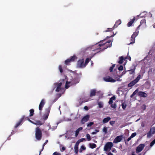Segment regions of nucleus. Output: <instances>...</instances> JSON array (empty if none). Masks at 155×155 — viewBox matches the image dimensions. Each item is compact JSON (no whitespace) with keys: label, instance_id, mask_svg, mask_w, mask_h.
Masks as SVG:
<instances>
[{"label":"nucleus","instance_id":"1","mask_svg":"<svg viewBox=\"0 0 155 155\" xmlns=\"http://www.w3.org/2000/svg\"><path fill=\"white\" fill-rule=\"evenodd\" d=\"M114 74H112L110 76H106L103 78L104 80L106 82H110L114 83L116 81V80L113 79L114 78L117 79V81L119 80V78L121 77V76H119L117 74V71L115 69L114 70Z\"/></svg>","mask_w":155,"mask_h":155},{"label":"nucleus","instance_id":"2","mask_svg":"<svg viewBox=\"0 0 155 155\" xmlns=\"http://www.w3.org/2000/svg\"><path fill=\"white\" fill-rule=\"evenodd\" d=\"M105 40H104L101 41L100 43L98 45V48L96 50L101 49L103 51L108 47H110L112 46V41L108 40V41L105 42Z\"/></svg>","mask_w":155,"mask_h":155},{"label":"nucleus","instance_id":"3","mask_svg":"<svg viewBox=\"0 0 155 155\" xmlns=\"http://www.w3.org/2000/svg\"><path fill=\"white\" fill-rule=\"evenodd\" d=\"M79 79L78 77H76L71 80V81H66L65 88L68 89L70 86L79 83Z\"/></svg>","mask_w":155,"mask_h":155},{"label":"nucleus","instance_id":"4","mask_svg":"<svg viewBox=\"0 0 155 155\" xmlns=\"http://www.w3.org/2000/svg\"><path fill=\"white\" fill-rule=\"evenodd\" d=\"M65 82V79H63L60 80L59 82L55 83L54 84L55 87H57L55 90L56 92H58L61 89V86L62 84H64Z\"/></svg>","mask_w":155,"mask_h":155},{"label":"nucleus","instance_id":"5","mask_svg":"<svg viewBox=\"0 0 155 155\" xmlns=\"http://www.w3.org/2000/svg\"><path fill=\"white\" fill-rule=\"evenodd\" d=\"M35 137L38 140H40L42 137V133L41 130L38 127H37L35 130Z\"/></svg>","mask_w":155,"mask_h":155},{"label":"nucleus","instance_id":"6","mask_svg":"<svg viewBox=\"0 0 155 155\" xmlns=\"http://www.w3.org/2000/svg\"><path fill=\"white\" fill-rule=\"evenodd\" d=\"M140 78L141 75L140 74L138 75L135 79L131 81L128 84V87H132L138 82Z\"/></svg>","mask_w":155,"mask_h":155},{"label":"nucleus","instance_id":"7","mask_svg":"<svg viewBox=\"0 0 155 155\" xmlns=\"http://www.w3.org/2000/svg\"><path fill=\"white\" fill-rule=\"evenodd\" d=\"M100 94V95H102L103 94L101 93L100 91L96 92V90L95 89H92L90 91V97H92L95 96L96 94L97 95H98Z\"/></svg>","mask_w":155,"mask_h":155},{"label":"nucleus","instance_id":"8","mask_svg":"<svg viewBox=\"0 0 155 155\" xmlns=\"http://www.w3.org/2000/svg\"><path fill=\"white\" fill-rule=\"evenodd\" d=\"M50 110V108H48L45 109V113L43 115L42 117L43 119L45 121L48 119L49 114Z\"/></svg>","mask_w":155,"mask_h":155},{"label":"nucleus","instance_id":"9","mask_svg":"<svg viewBox=\"0 0 155 155\" xmlns=\"http://www.w3.org/2000/svg\"><path fill=\"white\" fill-rule=\"evenodd\" d=\"M77 66L79 68H83L85 67L84 63V60L83 58L79 60L77 62Z\"/></svg>","mask_w":155,"mask_h":155},{"label":"nucleus","instance_id":"10","mask_svg":"<svg viewBox=\"0 0 155 155\" xmlns=\"http://www.w3.org/2000/svg\"><path fill=\"white\" fill-rule=\"evenodd\" d=\"M77 58L75 55H73L70 58L67 59L65 61V64L66 65H68L69 63L71 62L74 61Z\"/></svg>","mask_w":155,"mask_h":155},{"label":"nucleus","instance_id":"11","mask_svg":"<svg viewBox=\"0 0 155 155\" xmlns=\"http://www.w3.org/2000/svg\"><path fill=\"white\" fill-rule=\"evenodd\" d=\"M155 133V127H153L150 129L149 131L147 133V137L148 138H150L152 135Z\"/></svg>","mask_w":155,"mask_h":155},{"label":"nucleus","instance_id":"12","mask_svg":"<svg viewBox=\"0 0 155 155\" xmlns=\"http://www.w3.org/2000/svg\"><path fill=\"white\" fill-rule=\"evenodd\" d=\"M146 26V20L145 19H143L140 21V25L137 27V29H139V28L140 27L142 28H144Z\"/></svg>","mask_w":155,"mask_h":155},{"label":"nucleus","instance_id":"13","mask_svg":"<svg viewBox=\"0 0 155 155\" xmlns=\"http://www.w3.org/2000/svg\"><path fill=\"white\" fill-rule=\"evenodd\" d=\"M123 136L122 135L118 136L116 137L113 141L114 143H117L120 142L122 140Z\"/></svg>","mask_w":155,"mask_h":155},{"label":"nucleus","instance_id":"14","mask_svg":"<svg viewBox=\"0 0 155 155\" xmlns=\"http://www.w3.org/2000/svg\"><path fill=\"white\" fill-rule=\"evenodd\" d=\"M145 147V144L143 143L140 144L136 148V152L138 153L141 152Z\"/></svg>","mask_w":155,"mask_h":155},{"label":"nucleus","instance_id":"15","mask_svg":"<svg viewBox=\"0 0 155 155\" xmlns=\"http://www.w3.org/2000/svg\"><path fill=\"white\" fill-rule=\"evenodd\" d=\"M25 118V116L23 115L22 117L19 120L15 126V128H17L20 125H21L22 122L23 121L24 119Z\"/></svg>","mask_w":155,"mask_h":155},{"label":"nucleus","instance_id":"16","mask_svg":"<svg viewBox=\"0 0 155 155\" xmlns=\"http://www.w3.org/2000/svg\"><path fill=\"white\" fill-rule=\"evenodd\" d=\"M89 118V116L88 115L85 116L81 120V123L82 124H84L85 122L88 121Z\"/></svg>","mask_w":155,"mask_h":155},{"label":"nucleus","instance_id":"17","mask_svg":"<svg viewBox=\"0 0 155 155\" xmlns=\"http://www.w3.org/2000/svg\"><path fill=\"white\" fill-rule=\"evenodd\" d=\"M137 95L140 97H146L147 96V94L146 93L142 91H139Z\"/></svg>","mask_w":155,"mask_h":155},{"label":"nucleus","instance_id":"18","mask_svg":"<svg viewBox=\"0 0 155 155\" xmlns=\"http://www.w3.org/2000/svg\"><path fill=\"white\" fill-rule=\"evenodd\" d=\"M45 104V100L43 99H42L39 106V109L41 111L42 110L43 107Z\"/></svg>","mask_w":155,"mask_h":155},{"label":"nucleus","instance_id":"19","mask_svg":"<svg viewBox=\"0 0 155 155\" xmlns=\"http://www.w3.org/2000/svg\"><path fill=\"white\" fill-rule=\"evenodd\" d=\"M135 20V17H134V18L132 19L130 21H129L127 24V26L128 27H130L132 26L133 24L134 23Z\"/></svg>","mask_w":155,"mask_h":155},{"label":"nucleus","instance_id":"20","mask_svg":"<svg viewBox=\"0 0 155 155\" xmlns=\"http://www.w3.org/2000/svg\"><path fill=\"white\" fill-rule=\"evenodd\" d=\"M121 23V21L120 19L116 21L115 24L114 25V28H116L118 26L120 25Z\"/></svg>","mask_w":155,"mask_h":155},{"label":"nucleus","instance_id":"21","mask_svg":"<svg viewBox=\"0 0 155 155\" xmlns=\"http://www.w3.org/2000/svg\"><path fill=\"white\" fill-rule=\"evenodd\" d=\"M111 119V118L110 117H107L103 119V123L105 124L107 123Z\"/></svg>","mask_w":155,"mask_h":155},{"label":"nucleus","instance_id":"22","mask_svg":"<svg viewBox=\"0 0 155 155\" xmlns=\"http://www.w3.org/2000/svg\"><path fill=\"white\" fill-rule=\"evenodd\" d=\"M116 97L115 96H113L112 97H111L110 99V100L108 102V103L110 104H111L113 103V101H114L115 100Z\"/></svg>","mask_w":155,"mask_h":155},{"label":"nucleus","instance_id":"23","mask_svg":"<svg viewBox=\"0 0 155 155\" xmlns=\"http://www.w3.org/2000/svg\"><path fill=\"white\" fill-rule=\"evenodd\" d=\"M119 61L118 63L120 64H122L123 63L124 60V58L123 56L120 57L119 58Z\"/></svg>","mask_w":155,"mask_h":155},{"label":"nucleus","instance_id":"24","mask_svg":"<svg viewBox=\"0 0 155 155\" xmlns=\"http://www.w3.org/2000/svg\"><path fill=\"white\" fill-rule=\"evenodd\" d=\"M44 124V123H42L41 122L40 120H37L35 121V123H34V124L36 125H41Z\"/></svg>","mask_w":155,"mask_h":155},{"label":"nucleus","instance_id":"25","mask_svg":"<svg viewBox=\"0 0 155 155\" xmlns=\"http://www.w3.org/2000/svg\"><path fill=\"white\" fill-rule=\"evenodd\" d=\"M139 29H137H137L136 31L134 32L132 35V37H134L135 38V37L137 36L138 35V34L139 33V31L138 30Z\"/></svg>","mask_w":155,"mask_h":155},{"label":"nucleus","instance_id":"26","mask_svg":"<svg viewBox=\"0 0 155 155\" xmlns=\"http://www.w3.org/2000/svg\"><path fill=\"white\" fill-rule=\"evenodd\" d=\"M135 38L132 37V36H131L130 39V41H131L130 43L128 44L130 45V44H132L134 43L135 40Z\"/></svg>","mask_w":155,"mask_h":155},{"label":"nucleus","instance_id":"27","mask_svg":"<svg viewBox=\"0 0 155 155\" xmlns=\"http://www.w3.org/2000/svg\"><path fill=\"white\" fill-rule=\"evenodd\" d=\"M106 145L109 147V149L113 147V144L111 142H109L107 143L106 144Z\"/></svg>","mask_w":155,"mask_h":155},{"label":"nucleus","instance_id":"28","mask_svg":"<svg viewBox=\"0 0 155 155\" xmlns=\"http://www.w3.org/2000/svg\"><path fill=\"white\" fill-rule=\"evenodd\" d=\"M135 70V68H134L133 69H132L130 70H128L127 71H128L129 72V73L130 74H131L134 73Z\"/></svg>","mask_w":155,"mask_h":155},{"label":"nucleus","instance_id":"29","mask_svg":"<svg viewBox=\"0 0 155 155\" xmlns=\"http://www.w3.org/2000/svg\"><path fill=\"white\" fill-rule=\"evenodd\" d=\"M138 90L137 89L135 91H134L132 94L130 96V97L132 98L138 92Z\"/></svg>","mask_w":155,"mask_h":155},{"label":"nucleus","instance_id":"30","mask_svg":"<svg viewBox=\"0 0 155 155\" xmlns=\"http://www.w3.org/2000/svg\"><path fill=\"white\" fill-rule=\"evenodd\" d=\"M30 114L29 116L31 117L33 116L34 114V110L33 109H30L29 110Z\"/></svg>","mask_w":155,"mask_h":155},{"label":"nucleus","instance_id":"31","mask_svg":"<svg viewBox=\"0 0 155 155\" xmlns=\"http://www.w3.org/2000/svg\"><path fill=\"white\" fill-rule=\"evenodd\" d=\"M121 106L122 108L124 110H125L127 105L126 103L125 102H124L122 103Z\"/></svg>","mask_w":155,"mask_h":155},{"label":"nucleus","instance_id":"32","mask_svg":"<svg viewBox=\"0 0 155 155\" xmlns=\"http://www.w3.org/2000/svg\"><path fill=\"white\" fill-rule=\"evenodd\" d=\"M90 147L92 149L95 148L96 147V145L95 143H90Z\"/></svg>","mask_w":155,"mask_h":155},{"label":"nucleus","instance_id":"33","mask_svg":"<svg viewBox=\"0 0 155 155\" xmlns=\"http://www.w3.org/2000/svg\"><path fill=\"white\" fill-rule=\"evenodd\" d=\"M98 105L100 108H102L103 107V104L102 102H99L98 103Z\"/></svg>","mask_w":155,"mask_h":155},{"label":"nucleus","instance_id":"34","mask_svg":"<svg viewBox=\"0 0 155 155\" xmlns=\"http://www.w3.org/2000/svg\"><path fill=\"white\" fill-rule=\"evenodd\" d=\"M115 28L114 27L113 28H108L105 31V32L112 31Z\"/></svg>","mask_w":155,"mask_h":155},{"label":"nucleus","instance_id":"35","mask_svg":"<svg viewBox=\"0 0 155 155\" xmlns=\"http://www.w3.org/2000/svg\"><path fill=\"white\" fill-rule=\"evenodd\" d=\"M115 64H114L111 67H110V68L109 69V70H110V72H111L113 71V69L114 67H115Z\"/></svg>","mask_w":155,"mask_h":155},{"label":"nucleus","instance_id":"36","mask_svg":"<svg viewBox=\"0 0 155 155\" xmlns=\"http://www.w3.org/2000/svg\"><path fill=\"white\" fill-rule=\"evenodd\" d=\"M90 61V59L89 58H86L85 63H84V65H85V67L87 65V64L89 63Z\"/></svg>","mask_w":155,"mask_h":155},{"label":"nucleus","instance_id":"37","mask_svg":"<svg viewBox=\"0 0 155 155\" xmlns=\"http://www.w3.org/2000/svg\"><path fill=\"white\" fill-rule=\"evenodd\" d=\"M74 149L75 152L76 153H77L78 151V147L74 146Z\"/></svg>","mask_w":155,"mask_h":155},{"label":"nucleus","instance_id":"38","mask_svg":"<svg viewBox=\"0 0 155 155\" xmlns=\"http://www.w3.org/2000/svg\"><path fill=\"white\" fill-rule=\"evenodd\" d=\"M86 137L87 139V140L88 141H90L91 140V138L90 135L89 134H87L86 135Z\"/></svg>","mask_w":155,"mask_h":155},{"label":"nucleus","instance_id":"39","mask_svg":"<svg viewBox=\"0 0 155 155\" xmlns=\"http://www.w3.org/2000/svg\"><path fill=\"white\" fill-rule=\"evenodd\" d=\"M58 68L60 73H62L63 72V69L62 66L61 65H59Z\"/></svg>","mask_w":155,"mask_h":155},{"label":"nucleus","instance_id":"40","mask_svg":"<svg viewBox=\"0 0 155 155\" xmlns=\"http://www.w3.org/2000/svg\"><path fill=\"white\" fill-rule=\"evenodd\" d=\"M94 124V123L93 122H90L87 124V126L88 127H91Z\"/></svg>","mask_w":155,"mask_h":155},{"label":"nucleus","instance_id":"41","mask_svg":"<svg viewBox=\"0 0 155 155\" xmlns=\"http://www.w3.org/2000/svg\"><path fill=\"white\" fill-rule=\"evenodd\" d=\"M85 149H86L85 147L84 146H81V148L79 150V151L80 152H82V150H84Z\"/></svg>","mask_w":155,"mask_h":155},{"label":"nucleus","instance_id":"42","mask_svg":"<svg viewBox=\"0 0 155 155\" xmlns=\"http://www.w3.org/2000/svg\"><path fill=\"white\" fill-rule=\"evenodd\" d=\"M111 105H110V106L112 108H113L114 109L116 108V107H117V105H116V104L114 103V104H110Z\"/></svg>","mask_w":155,"mask_h":155},{"label":"nucleus","instance_id":"43","mask_svg":"<svg viewBox=\"0 0 155 155\" xmlns=\"http://www.w3.org/2000/svg\"><path fill=\"white\" fill-rule=\"evenodd\" d=\"M119 71H122L123 70V67L122 65H120L118 68Z\"/></svg>","mask_w":155,"mask_h":155},{"label":"nucleus","instance_id":"44","mask_svg":"<svg viewBox=\"0 0 155 155\" xmlns=\"http://www.w3.org/2000/svg\"><path fill=\"white\" fill-rule=\"evenodd\" d=\"M109 149V147L107 146V145H106V144L105 145V146H104V150H105V151H107V150H108Z\"/></svg>","mask_w":155,"mask_h":155},{"label":"nucleus","instance_id":"45","mask_svg":"<svg viewBox=\"0 0 155 155\" xmlns=\"http://www.w3.org/2000/svg\"><path fill=\"white\" fill-rule=\"evenodd\" d=\"M25 118H26V120H28L31 123L33 124H34V123H35V122H34L32 121L31 120H30L28 117H25Z\"/></svg>","mask_w":155,"mask_h":155},{"label":"nucleus","instance_id":"46","mask_svg":"<svg viewBox=\"0 0 155 155\" xmlns=\"http://www.w3.org/2000/svg\"><path fill=\"white\" fill-rule=\"evenodd\" d=\"M79 132V131L77 130H76L75 131V136L76 137H77L78 135Z\"/></svg>","mask_w":155,"mask_h":155},{"label":"nucleus","instance_id":"47","mask_svg":"<svg viewBox=\"0 0 155 155\" xmlns=\"http://www.w3.org/2000/svg\"><path fill=\"white\" fill-rule=\"evenodd\" d=\"M103 131L105 133V134L107 133V129L106 127H104L103 129Z\"/></svg>","mask_w":155,"mask_h":155},{"label":"nucleus","instance_id":"48","mask_svg":"<svg viewBox=\"0 0 155 155\" xmlns=\"http://www.w3.org/2000/svg\"><path fill=\"white\" fill-rule=\"evenodd\" d=\"M136 135V133H134L131 134V135L130 136V137L132 138H133V137H134Z\"/></svg>","mask_w":155,"mask_h":155},{"label":"nucleus","instance_id":"49","mask_svg":"<svg viewBox=\"0 0 155 155\" xmlns=\"http://www.w3.org/2000/svg\"><path fill=\"white\" fill-rule=\"evenodd\" d=\"M79 142L80 143L83 142L85 140V139L84 138H82L78 140Z\"/></svg>","mask_w":155,"mask_h":155},{"label":"nucleus","instance_id":"50","mask_svg":"<svg viewBox=\"0 0 155 155\" xmlns=\"http://www.w3.org/2000/svg\"><path fill=\"white\" fill-rule=\"evenodd\" d=\"M115 123V121H110V125H111L112 126H113L114 125V124Z\"/></svg>","mask_w":155,"mask_h":155},{"label":"nucleus","instance_id":"51","mask_svg":"<svg viewBox=\"0 0 155 155\" xmlns=\"http://www.w3.org/2000/svg\"><path fill=\"white\" fill-rule=\"evenodd\" d=\"M80 143V142H79V140H78L76 143L75 145V147H78V145L79 144V143Z\"/></svg>","mask_w":155,"mask_h":155},{"label":"nucleus","instance_id":"52","mask_svg":"<svg viewBox=\"0 0 155 155\" xmlns=\"http://www.w3.org/2000/svg\"><path fill=\"white\" fill-rule=\"evenodd\" d=\"M98 132V130H95V132H93L92 133V134H96L97 132Z\"/></svg>","mask_w":155,"mask_h":155},{"label":"nucleus","instance_id":"53","mask_svg":"<svg viewBox=\"0 0 155 155\" xmlns=\"http://www.w3.org/2000/svg\"><path fill=\"white\" fill-rule=\"evenodd\" d=\"M155 143L153 142V141L151 142L150 145V147H152Z\"/></svg>","mask_w":155,"mask_h":155},{"label":"nucleus","instance_id":"54","mask_svg":"<svg viewBox=\"0 0 155 155\" xmlns=\"http://www.w3.org/2000/svg\"><path fill=\"white\" fill-rule=\"evenodd\" d=\"M53 155H61V154L60 153L55 152L54 153Z\"/></svg>","mask_w":155,"mask_h":155},{"label":"nucleus","instance_id":"55","mask_svg":"<svg viewBox=\"0 0 155 155\" xmlns=\"http://www.w3.org/2000/svg\"><path fill=\"white\" fill-rule=\"evenodd\" d=\"M65 150V148L64 147H62L61 149V152L64 151Z\"/></svg>","mask_w":155,"mask_h":155},{"label":"nucleus","instance_id":"56","mask_svg":"<svg viewBox=\"0 0 155 155\" xmlns=\"http://www.w3.org/2000/svg\"><path fill=\"white\" fill-rule=\"evenodd\" d=\"M88 48H83L82 50V51H85L87 50Z\"/></svg>","mask_w":155,"mask_h":155},{"label":"nucleus","instance_id":"57","mask_svg":"<svg viewBox=\"0 0 155 155\" xmlns=\"http://www.w3.org/2000/svg\"><path fill=\"white\" fill-rule=\"evenodd\" d=\"M84 109L85 110H88V108L87 106H85L84 107Z\"/></svg>","mask_w":155,"mask_h":155},{"label":"nucleus","instance_id":"58","mask_svg":"<svg viewBox=\"0 0 155 155\" xmlns=\"http://www.w3.org/2000/svg\"><path fill=\"white\" fill-rule=\"evenodd\" d=\"M83 129V128L81 127H80L78 129H77L78 130L79 132L80 131L82 130Z\"/></svg>","mask_w":155,"mask_h":155},{"label":"nucleus","instance_id":"59","mask_svg":"<svg viewBox=\"0 0 155 155\" xmlns=\"http://www.w3.org/2000/svg\"><path fill=\"white\" fill-rule=\"evenodd\" d=\"M132 138L130 136V137H128L127 139V141H129Z\"/></svg>","mask_w":155,"mask_h":155},{"label":"nucleus","instance_id":"60","mask_svg":"<svg viewBox=\"0 0 155 155\" xmlns=\"http://www.w3.org/2000/svg\"><path fill=\"white\" fill-rule=\"evenodd\" d=\"M48 142V140H46L45 143H44V145H45Z\"/></svg>","mask_w":155,"mask_h":155},{"label":"nucleus","instance_id":"61","mask_svg":"<svg viewBox=\"0 0 155 155\" xmlns=\"http://www.w3.org/2000/svg\"><path fill=\"white\" fill-rule=\"evenodd\" d=\"M107 155H113V154L111 152H109Z\"/></svg>","mask_w":155,"mask_h":155},{"label":"nucleus","instance_id":"62","mask_svg":"<svg viewBox=\"0 0 155 155\" xmlns=\"http://www.w3.org/2000/svg\"><path fill=\"white\" fill-rule=\"evenodd\" d=\"M131 155H135L134 152H132Z\"/></svg>","mask_w":155,"mask_h":155},{"label":"nucleus","instance_id":"63","mask_svg":"<svg viewBox=\"0 0 155 155\" xmlns=\"http://www.w3.org/2000/svg\"><path fill=\"white\" fill-rule=\"evenodd\" d=\"M11 139V138L10 137H9L8 138H7V140H10Z\"/></svg>","mask_w":155,"mask_h":155},{"label":"nucleus","instance_id":"64","mask_svg":"<svg viewBox=\"0 0 155 155\" xmlns=\"http://www.w3.org/2000/svg\"><path fill=\"white\" fill-rule=\"evenodd\" d=\"M153 28H155V23L153 24Z\"/></svg>","mask_w":155,"mask_h":155}]
</instances>
